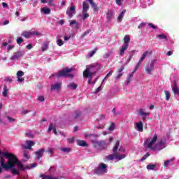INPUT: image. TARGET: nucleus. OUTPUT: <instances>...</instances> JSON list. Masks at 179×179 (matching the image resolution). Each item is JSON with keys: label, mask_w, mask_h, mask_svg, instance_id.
<instances>
[{"label": "nucleus", "mask_w": 179, "mask_h": 179, "mask_svg": "<svg viewBox=\"0 0 179 179\" xmlns=\"http://www.w3.org/2000/svg\"><path fill=\"white\" fill-rule=\"evenodd\" d=\"M96 128L98 129H103V128H104V124H99Z\"/></svg>", "instance_id": "63"}, {"label": "nucleus", "mask_w": 179, "mask_h": 179, "mask_svg": "<svg viewBox=\"0 0 179 179\" xmlns=\"http://www.w3.org/2000/svg\"><path fill=\"white\" fill-rule=\"evenodd\" d=\"M69 38H71V36H64V41H68L69 40Z\"/></svg>", "instance_id": "62"}, {"label": "nucleus", "mask_w": 179, "mask_h": 179, "mask_svg": "<svg viewBox=\"0 0 179 179\" xmlns=\"http://www.w3.org/2000/svg\"><path fill=\"white\" fill-rule=\"evenodd\" d=\"M122 75H123L122 73H119L115 78L116 80H118V79H120V78L122 77Z\"/></svg>", "instance_id": "58"}, {"label": "nucleus", "mask_w": 179, "mask_h": 179, "mask_svg": "<svg viewBox=\"0 0 179 179\" xmlns=\"http://www.w3.org/2000/svg\"><path fill=\"white\" fill-rule=\"evenodd\" d=\"M84 136L86 138V139H91L93 138V134H88L87 133H85Z\"/></svg>", "instance_id": "44"}, {"label": "nucleus", "mask_w": 179, "mask_h": 179, "mask_svg": "<svg viewBox=\"0 0 179 179\" xmlns=\"http://www.w3.org/2000/svg\"><path fill=\"white\" fill-rule=\"evenodd\" d=\"M21 36H22L23 37H25V38H30V37H33V36H41V33L31 29L30 31H23L21 34Z\"/></svg>", "instance_id": "6"}, {"label": "nucleus", "mask_w": 179, "mask_h": 179, "mask_svg": "<svg viewBox=\"0 0 179 179\" xmlns=\"http://www.w3.org/2000/svg\"><path fill=\"white\" fill-rule=\"evenodd\" d=\"M24 54V52H17L13 53V56L11 57L12 61H17L20 57H22Z\"/></svg>", "instance_id": "16"}, {"label": "nucleus", "mask_w": 179, "mask_h": 179, "mask_svg": "<svg viewBox=\"0 0 179 179\" xmlns=\"http://www.w3.org/2000/svg\"><path fill=\"white\" fill-rule=\"evenodd\" d=\"M157 37H158L159 38L164 39V40L167 39V37L164 34L157 35Z\"/></svg>", "instance_id": "49"}, {"label": "nucleus", "mask_w": 179, "mask_h": 179, "mask_svg": "<svg viewBox=\"0 0 179 179\" xmlns=\"http://www.w3.org/2000/svg\"><path fill=\"white\" fill-rule=\"evenodd\" d=\"M94 54H96V50H92L91 52H90V54H89L90 58H92V57H93V55H94Z\"/></svg>", "instance_id": "54"}, {"label": "nucleus", "mask_w": 179, "mask_h": 179, "mask_svg": "<svg viewBox=\"0 0 179 179\" xmlns=\"http://www.w3.org/2000/svg\"><path fill=\"white\" fill-rule=\"evenodd\" d=\"M68 89L70 90H75L78 88V85L73 83H71L67 85Z\"/></svg>", "instance_id": "28"}, {"label": "nucleus", "mask_w": 179, "mask_h": 179, "mask_svg": "<svg viewBox=\"0 0 179 179\" xmlns=\"http://www.w3.org/2000/svg\"><path fill=\"white\" fill-rule=\"evenodd\" d=\"M157 62V59H154L151 61L150 64H148L145 68V71L147 72L148 75H152V72L155 69V65Z\"/></svg>", "instance_id": "8"}, {"label": "nucleus", "mask_w": 179, "mask_h": 179, "mask_svg": "<svg viewBox=\"0 0 179 179\" xmlns=\"http://www.w3.org/2000/svg\"><path fill=\"white\" fill-rule=\"evenodd\" d=\"M156 142H157V134H154L150 136L145 142L144 143V146L145 149H150L151 150H155L156 147Z\"/></svg>", "instance_id": "4"}, {"label": "nucleus", "mask_w": 179, "mask_h": 179, "mask_svg": "<svg viewBox=\"0 0 179 179\" xmlns=\"http://www.w3.org/2000/svg\"><path fill=\"white\" fill-rule=\"evenodd\" d=\"M113 139L114 138L113 137H110L108 141H97L96 145L99 146V149H107L110 143L113 142Z\"/></svg>", "instance_id": "9"}, {"label": "nucleus", "mask_w": 179, "mask_h": 179, "mask_svg": "<svg viewBox=\"0 0 179 179\" xmlns=\"http://www.w3.org/2000/svg\"><path fill=\"white\" fill-rule=\"evenodd\" d=\"M9 43H8L7 42H4L2 43V47H7V50L8 51H11V50H13V48H15V45H8Z\"/></svg>", "instance_id": "23"}, {"label": "nucleus", "mask_w": 179, "mask_h": 179, "mask_svg": "<svg viewBox=\"0 0 179 179\" xmlns=\"http://www.w3.org/2000/svg\"><path fill=\"white\" fill-rule=\"evenodd\" d=\"M52 130L55 135H57L58 133L57 132V129L55 128V126L52 123H50L49 124L48 132H51V131Z\"/></svg>", "instance_id": "21"}, {"label": "nucleus", "mask_w": 179, "mask_h": 179, "mask_svg": "<svg viewBox=\"0 0 179 179\" xmlns=\"http://www.w3.org/2000/svg\"><path fill=\"white\" fill-rule=\"evenodd\" d=\"M146 24L145 22H143L141 24H140L138 27V29H142V27H144V26Z\"/></svg>", "instance_id": "61"}, {"label": "nucleus", "mask_w": 179, "mask_h": 179, "mask_svg": "<svg viewBox=\"0 0 179 179\" xmlns=\"http://www.w3.org/2000/svg\"><path fill=\"white\" fill-rule=\"evenodd\" d=\"M166 141H161L160 142L157 143L155 145L154 150L155 152H160V150H162V149H164V148H166Z\"/></svg>", "instance_id": "12"}, {"label": "nucleus", "mask_w": 179, "mask_h": 179, "mask_svg": "<svg viewBox=\"0 0 179 179\" xmlns=\"http://www.w3.org/2000/svg\"><path fill=\"white\" fill-rule=\"evenodd\" d=\"M148 26H150V27H151V29H157V27L152 23L148 24Z\"/></svg>", "instance_id": "57"}, {"label": "nucleus", "mask_w": 179, "mask_h": 179, "mask_svg": "<svg viewBox=\"0 0 179 179\" xmlns=\"http://www.w3.org/2000/svg\"><path fill=\"white\" fill-rule=\"evenodd\" d=\"M69 23V26L73 27L74 29H76V30H78L79 27H80V24H79V22H78L76 20H70Z\"/></svg>", "instance_id": "17"}, {"label": "nucleus", "mask_w": 179, "mask_h": 179, "mask_svg": "<svg viewBox=\"0 0 179 179\" xmlns=\"http://www.w3.org/2000/svg\"><path fill=\"white\" fill-rule=\"evenodd\" d=\"M58 23H59V24L62 25V24H64V23H65V21L64 20H61L58 21Z\"/></svg>", "instance_id": "64"}, {"label": "nucleus", "mask_w": 179, "mask_h": 179, "mask_svg": "<svg viewBox=\"0 0 179 179\" xmlns=\"http://www.w3.org/2000/svg\"><path fill=\"white\" fill-rule=\"evenodd\" d=\"M41 2L42 3H48L49 5H52L54 0H41Z\"/></svg>", "instance_id": "38"}, {"label": "nucleus", "mask_w": 179, "mask_h": 179, "mask_svg": "<svg viewBox=\"0 0 179 179\" xmlns=\"http://www.w3.org/2000/svg\"><path fill=\"white\" fill-rule=\"evenodd\" d=\"M142 62H143V61H141V59H140L136 65V67L134 71V73L136 72V71H138V68L141 66V64H142Z\"/></svg>", "instance_id": "39"}, {"label": "nucleus", "mask_w": 179, "mask_h": 179, "mask_svg": "<svg viewBox=\"0 0 179 179\" xmlns=\"http://www.w3.org/2000/svg\"><path fill=\"white\" fill-rule=\"evenodd\" d=\"M76 142L78 146H87V143L83 140H77Z\"/></svg>", "instance_id": "33"}, {"label": "nucleus", "mask_w": 179, "mask_h": 179, "mask_svg": "<svg viewBox=\"0 0 179 179\" xmlns=\"http://www.w3.org/2000/svg\"><path fill=\"white\" fill-rule=\"evenodd\" d=\"M171 162H173V159L166 161L164 164V167H167V166H169V164H170Z\"/></svg>", "instance_id": "50"}, {"label": "nucleus", "mask_w": 179, "mask_h": 179, "mask_svg": "<svg viewBox=\"0 0 179 179\" xmlns=\"http://www.w3.org/2000/svg\"><path fill=\"white\" fill-rule=\"evenodd\" d=\"M22 76H24V72L22 71H17V82H24V78H22Z\"/></svg>", "instance_id": "18"}, {"label": "nucleus", "mask_w": 179, "mask_h": 179, "mask_svg": "<svg viewBox=\"0 0 179 179\" xmlns=\"http://www.w3.org/2000/svg\"><path fill=\"white\" fill-rule=\"evenodd\" d=\"M156 169V165L155 164H149L147 166V170H155Z\"/></svg>", "instance_id": "41"}, {"label": "nucleus", "mask_w": 179, "mask_h": 179, "mask_svg": "<svg viewBox=\"0 0 179 179\" xmlns=\"http://www.w3.org/2000/svg\"><path fill=\"white\" fill-rule=\"evenodd\" d=\"M92 6V8H93L94 12H99V7H97V5L94 3V2L92 1V3H90Z\"/></svg>", "instance_id": "35"}, {"label": "nucleus", "mask_w": 179, "mask_h": 179, "mask_svg": "<svg viewBox=\"0 0 179 179\" xmlns=\"http://www.w3.org/2000/svg\"><path fill=\"white\" fill-rule=\"evenodd\" d=\"M89 13L87 12H82V19L85 20V19H87L89 17Z\"/></svg>", "instance_id": "37"}, {"label": "nucleus", "mask_w": 179, "mask_h": 179, "mask_svg": "<svg viewBox=\"0 0 179 179\" xmlns=\"http://www.w3.org/2000/svg\"><path fill=\"white\" fill-rule=\"evenodd\" d=\"M164 93H165L166 100L167 101H169V100H170V96H171L170 92H169V91H164Z\"/></svg>", "instance_id": "40"}, {"label": "nucleus", "mask_w": 179, "mask_h": 179, "mask_svg": "<svg viewBox=\"0 0 179 179\" xmlns=\"http://www.w3.org/2000/svg\"><path fill=\"white\" fill-rule=\"evenodd\" d=\"M134 73H135L134 71L130 73L128 76H127V79L125 82L126 85H129L131 83V80H132V78H134Z\"/></svg>", "instance_id": "25"}, {"label": "nucleus", "mask_w": 179, "mask_h": 179, "mask_svg": "<svg viewBox=\"0 0 179 179\" xmlns=\"http://www.w3.org/2000/svg\"><path fill=\"white\" fill-rule=\"evenodd\" d=\"M8 92H9V89H8L6 85H4L3 88V97H6L8 96Z\"/></svg>", "instance_id": "32"}, {"label": "nucleus", "mask_w": 179, "mask_h": 179, "mask_svg": "<svg viewBox=\"0 0 179 179\" xmlns=\"http://www.w3.org/2000/svg\"><path fill=\"white\" fill-rule=\"evenodd\" d=\"M48 45H49V43H45L42 45V51L44 52V51H47V50H48Z\"/></svg>", "instance_id": "36"}, {"label": "nucleus", "mask_w": 179, "mask_h": 179, "mask_svg": "<svg viewBox=\"0 0 179 179\" xmlns=\"http://www.w3.org/2000/svg\"><path fill=\"white\" fill-rule=\"evenodd\" d=\"M138 115L142 117L143 122H145V121H146V117L150 115V112H146L144 108H140L138 110Z\"/></svg>", "instance_id": "11"}, {"label": "nucleus", "mask_w": 179, "mask_h": 179, "mask_svg": "<svg viewBox=\"0 0 179 179\" xmlns=\"http://www.w3.org/2000/svg\"><path fill=\"white\" fill-rule=\"evenodd\" d=\"M134 128L138 132H143V122L140 121L138 122L135 123Z\"/></svg>", "instance_id": "15"}, {"label": "nucleus", "mask_w": 179, "mask_h": 179, "mask_svg": "<svg viewBox=\"0 0 179 179\" xmlns=\"http://www.w3.org/2000/svg\"><path fill=\"white\" fill-rule=\"evenodd\" d=\"M57 44L59 45V47H62V45H64V41L59 38L57 41Z\"/></svg>", "instance_id": "42"}, {"label": "nucleus", "mask_w": 179, "mask_h": 179, "mask_svg": "<svg viewBox=\"0 0 179 179\" xmlns=\"http://www.w3.org/2000/svg\"><path fill=\"white\" fill-rule=\"evenodd\" d=\"M124 44L123 45H127V47H129V42L131 41V37L129 36V35H126L124 37Z\"/></svg>", "instance_id": "22"}, {"label": "nucleus", "mask_w": 179, "mask_h": 179, "mask_svg": "<svg viewBox=\"0 0 179 179\" xmlns=\"http://www.w3.org/2000/svg\"><path fill=\"white\" fill-rule=\"evenodd\" d=\"M102 89H103V85L101 84V85L96 90L95 94H97L99 92H101Z\"/></svg>", "instance_id": "46"}, {"label": "nucleus", "mask_w": 179, "mask_h": 179, "mask_svg": "<svg viewBox=\"0 0 179 179\" xmlns=\"http://www.w3.org/2000/svg\"><path fill=\"white\" fill-rule=\"evenodd\" d=\"M60 150L64 153H70V152L72 151V149H71V148H60Z\"/></svg>", "instance_id": "34"}, {"label": "nucleus", "mask_w": 179, "mask_h": 179, "mask_svg": "<svg viewBox=\"0 0 179 179\" xmlns=\"http://www.w3.org/2000/svg\"><path fill=\"white\" fill-rule=\"evenodd\" d=\"M55 170H57V168H55V166H51L49 169V172L54 173V171H55Z\"/></svg>", "instance_id": "51"}, {"label": "nucleus", "mask_w": 179, "mask_h": 179, "mask_svg": "<svg viewBox=\"0 0 179 179\" xmlns=\"http://www.w3.org/2000/svg\"><path fill=\"white\" fill-rule=\"evenodd\" d=\"M36 145V143L33 141H27L26 144H22V148L24 149H29L30 150H33L31 148V146H34Z\"/></svg>", "instance_id": "14"}, {"label": "nucleus", "mask_w": 179, "mask_h": 179, "mask_svg": "<svg viewBox=\"0 0 179 179\" xmlns=\"http://www.w3.org/2000/svg\"><path fill=\"white\" fill-rule=\"evenodd\" d=\"M113 152L114 154L106 157V160H122L127 157L125 150L120 147V141H117L113 147Z\"/></svg>", "instance_id": "2"}, {"label": "nucleus", "mask_w": 179, "mask_h": 179, "mask_svg": "<svg viewBox=\"0 0 179 179\" xmlns=\"http://www.w3.org/2000/svg\"><path fill=\"white\" fill-rule=\"evenodd\" d=\"M114 129H115V124L111 123L110 126L108 128V131H114Z\"/></svg>", "instance_id": "43"}, {"label": "nucleus", "mask_w": 179, "mask_h": 179, "mask_svg": "<svg viewBox=\"0 0 179 179\" xmlns=\"http://www.w3.org/2000/svg\"><path fill=\"white\" fill-rule=\"evenodd\" d=\"M89 10V4L84 1L83 3V11L82 12H87Z\"/></svg>", "instance_id": "29"}, {"label": "nucleus", "mask_w": 179, "mask_h": 179, "mask_svg": "<svg viewBox=\"0 0 179 179\" xmlns=\"http://www.w3.org/2000/svg\"><path fill=\"white\" fill-rule=\"evenodd\" d=\"M111 75H113V71L110 70V71L108 74H106L103 81L104 82V80H106L107 78H109V76H111Z\"/></svg>", "instance_id": "47"}, {"label": "nucleus", "mask_w": 179, "mask_h": 179, "mask_svg": "<svg viewBox=\"0 0 179 179\" xmlns=\"http://www.w3.org/2000/svg\"><path fill=\"white\" fill-rule=\"evenodd\" d=\"M44 152H45L44 148H41L39 150L34 152L38 160H40V159L43 157V155H44Z\"/></svg>", "instance_id": "19"}, {"label": "nucleus", "mask_w": 179, "mask_h": 179, "mask_svg": "<svg viewBox=\"0 0 179 179\" xmlns=\"http://www.w3.org/2000/svg\"><path fill=\"white\" fill-rule=\"evenodd\" d=\"M8 120L9 121V122H14L15 119L12 118L11 117H7Z\"/></svg>", "instance_id": "60"}, {"label": "nucleus", "mask_w": 179, "mask_h": 179, "mask_svg": "<svg viewBox=\"0 0 179 179\" xmlns=\"http://www.w3.org/2000/svg\"><path fill=\"white\" fill-rule=\"evenodd\" d=\"M152 50L150 51H145L143 53L141 57V61H145V58H146V57H148V55H152Z\"/></svg>", "instance_id": "26"}, {"label": "nucleus", "mask_w": 179, "mask_h": 179, "mask_svg": "<svg viewBox=\"0 0 179 179\" xmlns=\"http://www.w3.org/2000/svg\"><path fill=\"white\" fill-rule=\"evenodd\" d=\"M48 153H50V155H53V153H54V148H49L48 150Z\"/></svg>", "instance_id": "56"}, {"label": "nucleus", "mask_w": 179, "mask_h": 179, "mask_svg": "<svg viewBox=\"0 0 179 179\" xmlns=\"http://www.w3.org/2000/svg\"><path fill=\"white\" fill-rule=\"evenodd\" d=\"M24 157H25V159H30V155H29V153L26 152H24Z\"/></svg>", "instance_id": "55"}, {"label": "nucleus", "mask_w": 179, "mask_h": 179, "mask_svg": "<svg viewBox=\"0 0 179 179\" xmlns=\"http://www.w3.org/2000/svg\"><path fill=\"white\" fill-rule=\"evenodd\" d=\"M122 2H124V0H116V3L119 6H121V5H122Z\"/></svg>", "instance_id": "52"}, {"label": "nucleus", "mask_w": 179, "mask_h": 179, "mask_svg": "<svg viewBox=\"0 0 179 179\" xmlns=\"http://www.w3.org/2000/svg\"><path fill=\"white\" fill-rule=\"evenodd\" d=\"M73 71V69H64L63 70H60L59 72L55 73L52 75V76L55 78H65L66 76H71L69 75L70 72H72Z\"/></svg>", "instance_id": "5"}, {"label": "nucleus", "mask_w": 179, "mask_h": 179, "mask_svg": "<svg viewBox=\"0 0 179 179\" xmlns=\"http://www.w3.org/2000/svg\"><path fill=\"white\" fill-rule=\"evenodd\" d=\"M128 50V46L126 45H123L120 51V55H124V52Z\"/></svg>", "instance_id": "31"}, {"label": "nucleus", "mask_w": 179, "mask_h": 179, "mask_svg": "<svg viewBox=\"0 0 179 179\" xmlns=\"http://www.w3.org/2000/svg\"><path fill=\"white\" fill-rule=\"evenodd\" d=\"M3 155L6 159H8L7 163H5V159L1 158L0 160V174L2 173V169L4 170H10L11 173L15 176H19V171H24V170H30V169H34L37 166V164H31L30 166L23 165L20 161L17 159L16 155L4 152Z\"/></svg>", "instance_id": "1"}, {"label": "nucleus", "mask_w": 179, "mask_h": 179, "mask_svg": "<svg viewBox=\"0 0 179 179\" xmlns=\"http://www.w3.org/2000/svg\"><path fill=\"white\" fill-rule=\"evenodd\" d=\"M62 87V82L51 84L50 92H57L58 93V92L61 91Z\"/></svg>", "instance_id": "10"}, {"label": "nucleus", "mask_w": 179, "mask_h": 179, "mask_svg": "<svg viewBox=\"0 0 179 179\" xmlns=\"http://www.w3.org/2000/svg\"><path fill=\"white\" fill-rule=\"evenodd\" d=\"M95 173L96 174H98V176L106 174V173H107V165L101 164L99 167L95 169Z\"/></svg>", "instance_id": "7"}, {"label": "nucleus", "mask_w": 179, "mask_h": 179, "mask_svg": "<svg viewBox=\"0 0 179 179\" xmlns=\"http://www.w3.org/2000/svg\"><path fill=\"white\" fill-rule=\"evenodd\" d=\"M74 141H75V137H72L67 139V142L69 143H73Z\"/></svg>", "instance_id": "48"}, {"label": "nucleus", "mask_w": 179, "mask_h": 179, "mask_svg": "<svg viewBox=\"0 0 179 179\" xmlns=\"http://www.w3.org/2000/svg\"><path fill=\"white\" fill-rule=\"evenodd\" d=\"M38 101H44V100H45L44 96H38Z\"/></svg>", "instance_id": "59"}, {"label": "nucleus", "mask_w": 179, "mask_h": 179, "mask_svg": "<svg viewBox=\"0 0 179 179\" xmlns=\"http://www.w3.org/2000/svg\"><path fill=\"white\" fill-rule=\"evenodd\" d=\"M172 90L175 94H178V96H179V88L177 83H173V85H172Z\"/></svg>", "instance_id": "24"}, {"label": "nucleus", "mask_w": 179, "mask_h": 179, "mask_svg": "<svg viewBox=\"0 0 179 179\" xmlns=\"http://www.w3.org/2000/svg\"><path fill=\"white\" fill-rule=\"evenodd\" d=\"M22 43H23V38H17V43H18V44H22Z\"/></svg>", "instance_id": "53"}, {"label": "nucleus", "mask_w": 179, "mask_h": 179, "mask_svg": "<svg viewBox=\"0 0 179 179\" xmlns=\"http://www.w3.org/2000/svg\"><path fill=\"white\" fill-rule=\"evenodd\" d=\"M100 69L99 64H94L88 66L86 69L83 71L84 78H88V83L92 85V79L94 76H96V73Z\"/></svg>", "instance_id": "3"}, {"label": "nucleus", "mask_w": 179, "mask_h": 179, "mask_svg": "<svg viewBox=\"0 0 179 179\" xmlns=\"http://www.w3.org/2000/svg\"><path fill=\"white\" fill-rule=\"evenodd\" d=\"M75 13H76V7L74 5H71L70 8L66 10V15L69 19H72Z\"/></svg>", "instance_id": "13"}, {"label": "nucleus", "mask_w": 179, "mask_h": 179, "mask_svg": "<svg viewBox=\"0 0 179 179\" xmlns=\"http://www.w3.org/2000/svg\"><path fill=\"white\" fill-rule=\"evenodd\" d=\"M41 13H44L45 15H50L51 13V8H48V7H43L41 10Z\"/></svg>", "instance_id": "27"}, {"label": "nucleus", "mask_w": 179, "mask_h": 179, "mask_svg": "<svg viewBox=\"0 0 179 179\" xmlns=\"http://www.w3.org/2000/svg\"><path fill=\"white\" fill-rule=\"evenodd\" d=\"M114 16V13L113 10H109L107 13V19L108 20H111L113 19V17Z\"/></svg>", "instance_id": "30"}, {"label": "nucleus", "mask_w": 179, "mask_h": 179, "mask_svg": "<svg viewBox=\"0 0 179 179\" xmlns=\"http://www.w3.org/2000/svg\"><path fill=\"white\" fill-rule=\"evenodd\" d=\"M126 12L127 10H122V11L119 14L117 18L118 23H121V22H122V19H124V16H125Z\"/></svg>", "instance_id": "20"}, {"label": "nucleus", "mask_w": 179, "mask_h": 179, "mask_svg": "<svg viewBox=\"0 0 179 179\" xmlns=\"http://www.w3.org/2000/svg\"><path fill=\"white\" fill-rule=\"evenodd\" d=\"M150 156V154L149 152H147L141 159V162H143V160H146Z\"/></svg>", "instance_id": "45"}]
</instances>
